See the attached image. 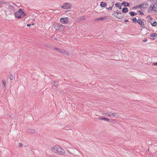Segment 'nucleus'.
Listing matches in <instances>:
<instances>
[{"label": "nucleus", "mask_w": 157, "mask_h": 157, "mask_svg": "<svg viewBox=\"0 0 157 157\" xmlns=\"http://www.w3.org/2000/svg\"><path fill=\"white\" fill-rule=\"evenodd\" d=\"M107 18V17L106 16H104V17L99 18L97 19V20L98 21H101L104 20H105Z\"/></svg>", "instance_id": "18"}, {"label": "nucleus", "mask_w": 157, "mask_h": 157, "mask_svg": "<svg viewBox=\"0 0 157 157\" xmlns=\"http://www.w3.org/2000/svg\"><path fill=\"white\" fill-rule=\"evenodd\" d=\"M111 115H113V116L115 117L116 118L119 117V116L115 113H111Z\"/></svg>", "instance_id": "24"}, {"label": "nucleus", "mask_w": 157, "mask_h": 157, "mask_svg": "<svg viewBox=\"0 0 157 157\" xmlns=\"http://www.w3.org/2000/svg\"><path fill=\"white\" fill-rule=\"evenodd\" d=\"M113 14L114 15V16L119 19H122L124 17V14L122 12L114 11Z\"/></svg>", "instance_id": "3"}, {"label": "nucleus", "mask_w": 157, "mask_h": 157, "mask_svg": "<svg viewBox=\"0 0 157 157\" xmlns=\"http://www.w3.org/2000/svg\"><path fill=\"white\" fill-rule=\"evenodd\" d=\"M79 20H83L85 19V16H82L80 17L79 18Z\"/></svg>", "instance_id": "26"}, {"label": "nucleus", "mask_w": 157, "mask_h": 157, "mask_svg": "<svg viewBox=\"0 0 157 157\" xmlns=\"http://www.w3.org/2000/svg\"><path fill=\"white\" fill-rule=\"evenodd\" d=\"M6 86V82L5 80H3L2 81V86L3 89H5Z\"/></svg>", "instance_id": "13"}, {"label": "nucleus", "mask_w": 157, "mask_h": 157, "mask_svg": "<svg viewBox=\"0 0 157 157\" xmlns=\"http://www.w3.org/2000/svg\"><path fill=\"white\" fill-rule=\"evenodd\" d=\"M129 14L131 16L133 17L137 14V13L135 12H129Z\"/></svg>", "instance_id": "20"}, {"label": "nucleus", "mask_w": 157, "mask_h": 157, "mask_svg": "<svg viewBox=\"0 0 157 157\" xmlns=\"http://www.w3.org/2000/svg\"><path fill=\"white\" fill-rule=\"evenodd\" d=\"M58 84V82H57L55 81L54 82V85L56 87H57Z\"/></svg>", "instance_id": "30"}, {"label": "nucleus", "mask_w": 157, "mask_h": 157, "mask_svg": "<svg viewBox=\"0 0 157 157\" xmlns=\"http://www.w3.org/2000/svg\"><path fill=\"white\" fill-rule=\"evenodd\" d=\"M110 114H108V116H110L111 115V113H109Z\"/></svg>", "instance_id": "43"}, {"label": "nucleus", "mask_w": 157, "mask_h": 157, "mask_svg": "<svg viewBox=\"0 0 157 157\" xmlns=\"http://www.w3.org/2000/svg\"><path fill=\"white\" fill-rule=\"evenodd\" d=\"M35 132V130L34 129H29L27 130V132L30 134H33Z\"/></svg>", "instance_id": "12"}, {"label": "nucleus", "mask_w": 157, "mask_h": 157, "mask_svg": "<svg viewBox=\"0 0 157 157\" xmlns=\"http://www.w3.org/2000/svg\"><path fill=\"white\" fill-rule=\"evenodd\" d=\"M106 114V113H102V114L103 115H105V114Z\"/></svg>", "instance_id": "45"}, {"label": "nucleus", "mask_w": 157, "mask_h": 157, "mask_svg": "<svg viewBox=\"0 0 157 157\" xmlns=\"http://www.w3.org/2000/svg\"><path fill=\"white\" fill-rule=\"evenodd\" d=\"M34 23H32V24H31V25H34Z\"/></svg>", "instance_id": "47"}, {"label": "nucleus", "mask_w": 157, "mask_h": 157, "mask_svg": "<svg viewBox=\"0 0 157 157\" xmlns=\"http://www.w3.org/2000/svg\"><path fill=\"white\" fill-rule=\"evenodd\" d=\"M139 12L140 13L139 14L141 15H143L144 14V13L142 12H140V11Z\"/></svg>", "instance_id": "33"}, {"label": "nucleus", "mask_w": 157, "mask_h": 157, "mask_svg": "<svg viewBox=\"0 0 157 157\" xmlns=\"http://www.w3.org/2000/svg\"><path fill=\"white\" fill-rule=\"evenodd\" d=\"M63 54L67 56H68L69 55V53L65 51H64Z\"/></svg>", "instance_id": "27"}, {"label": "nucleus", "mask_w": 157, "mask_h": 157, "mask_svg": "<svg viewBox=\"0 0 157 157\" xmlns=\"http://www.w3.org/2000/svg\"><path fill=\"white\" fill-rule=\"evenodd\" d=\"M152 39H153V40H154V39H155V38H153Z\"/></svg>", "instance_id": "49"}, {"label": "nucleus", "mask_w": 157, "mask_h": 157, "mask_svg": "<svg viewBox=\"0 0 157 157\" xmlns=\"http://www.w3.org/2000/svg\"><path fill=\"white\" fill-rule=\"evenodd\" d=\"M59 48H53V49L54 50H57L58 51H59Z\"/></svg>", "instance_id": "37"}, {"label": "nucleus", "mask_w": 157, "mask_h": 157, "mask_svg": "<svg viewBox=\"0 0 157 157\" xmlns=\"http://www.w3.org/2000/svg\"><path fill=\"white\" fill-rule=\"evenodd\" d=\"M124 21L125 22H128V19H125V20H124Z\"/></svg>", "instance_id": "41"}, {"label": "nucleus", "mask_w": 157, "mask_h": 157, "mask_svg": "<svg viewBox=\"0 0 157 157\" xmlns=\"http://www.w3.org/2000/svg\"><path fill=\"white\" fill-rule=\"evenodd\" d=\"M132 21L134 23L138 22V20H137V19L136 17H133L132 18Z\"/></svg>", "instance_id": "23"}, {"label": "nucleus", "mask_w": 157, "mask_h": 157, "mask_svg": "<svg viewBox=\"0 0 157 157\" xmlns=\"http://www.w3.org/2000/svg\"><path fill=\"white\" fill-rule=\"evenodd\" d=\"M148 6V3L146 2H144L143 4H140L138 6L139 9H145L147 8Z\"/></svg>", "instance_id": "5"}, {"label": "nucleus", "mask_w": 157, "mask_h": 157, "mask_svg": "<svg viewBox=\"0 0 157 157\" xmlns=\"http://www.w3.org/2000/svg\"><path fill=\"white\" fill-rule=\"evenodd\" d=\"M64 51V50H63L62 49H59V50L58 52H59L62 53L63 54Z\"/></svg>", "instance_id": "29"}, {"label": "nucleus", "mask_w": 157, "mask_h": 157, "mask_svg": "<svg viewBox=\"0 0 157 157\" xmlns=\"http://www.w3.org/2000/svg\"><path fill=\"white\" fill-rule=\"evenodd\" d=\"M67 152L68 154V155L70 157H71L72 156H75L71 152L68 150L67 151Z\"/></svg>", "instance_id": "19"}, {"label": "nucleus", "mask_w": 157, "mask_h": 157, "mask_svg": "<svg viewBox=\"0 0 157 157\" xmlns=\"http://www.w3.org/2000/svg\"><path fill=\"white\" fill-rule=\"evenodd\" d=\"M55 39L57 40V38H55Z\"/></svg>", "instance_id": "50"}, {"label": "nucleus", "mask_w": 157, "mask_h": 157, "mask_svg": "<svg viewBox=\"0 0 157 157\" xmlns=\"http://www.w3.org/2000/svg\"><path fill=\"white\" fill-rule=\"evenodd\" d=\"M18 12L20 14V15L21 16V17H24L25 16V15L24 12L22 11V9H20L18 10Z\"/></svg>", "instance_id": "11"}, {"label": "nucleus", "mask_w": 157, "mask_h": 157, "mask_svg": "<svg viewBox=\"0 0 157 157\" xmlns=\"http://www.w3.org/2000/svg\"><path fill=\"white\" fill-rule=\"evenodd\" d=\"M60 21L63 24H67L68 22V18L67 17L61 18L60 19Z\"/></svg>", "instance_id": "7"}, {"label": "nucleus", "mask_w": 157, "mask_h": 157, "mask_svg": "<svg viewBox=\"0 0 157 157\" xmlns=\"http://www.w3.org/2000/svg\"><path fill=\"white\" fill-rule=\"evenodd\" d=\"M143 41L144 42H146V41H147V39H145V40H143Z\"/></svg>", "instance_id": "42"}, {"label": "nucleus", "mask_w": 157, "mask_h": 157, "mask_svg": "<svg viewBox=\"0 0 157 157\" xmlns=\"http://www.w3.org/2000/svg\"><path fill=\"white\" fill-rule=\"evenodd\" d=\"M121 4V6L124 5V6L125 7H128L129 6V3H127L124 2H122Z\"/></svg>", "instance_id": "14"}, {"label": "nucleus", "mask_w": 157, "mask_h": 157, "mask_svg": "<svg viewBox=\"0 0 157 157\" xmlns=\"http://www.w3.org/2000/svg\"><path fill=\"white\" fill-rule=\"evenodd\" d=\"M157 25V22L156 21H154L152 24V25L153 26H155Z\"/></svg>", "instance_id": "28"}, {"label": "nucleus", "mask_w": 157, "mask_h": 157, "mask_svg": "<svg viewBox=\"0 0 157 157\" xmlns=\"http://www.w3.org/2000/svg\"><path fill=\"white\" fill-rule=\"evenodd\" d=\"M96 118L97 119H99V117H98H98H97Z\"/></svg>", "instance_id": "48"}, {"label": "nucleus", "mask_w": 157, "mask_h": 157, "mask_svg": "<svg viewBox=\"0 0 157 157\" xmlns=\"http://www.w3.org/2000/svg\"><path fill=\"white\" fill-rule=\"evenodd\" d=\"M18 146L20 147H21L22 146V144L21 143H19Z\"/></svg>", "instance_id": "34"}, {"label": "nucleus", "mask_w": 157, "mask_h": 157, "mask_svg": "<svg viewBox=\"0 0 157 157\" xmlns=\"http://www.w3.org/2000/svg\"><path fill=\"white\" fill-rule=\"evenodd\" d=\"M112 8H113L112 7L110 6L109 8H106V9H107V10H112Z\"/></svg>", "instance_id": "31"}, {"label": "nucleus", "mask_w": 157, "mask_h": 157, "mask_svg": "<svg viewBox=\"0 0 157 157\" xmlns=\"http://www.w3.org/2000/svg\"><path fill=\"white\" fill-rule=\"evenodd\" d=\"M144 21V20L143 19H138L137 23L140 25L141 27L144 29L145 28V26L144 25L145 22L144 21Z\"/></svg>", "instance_id": "4"}, {"label": "nucleus", "mask_w": 157, "mask_h": 157, "mask_svg": "<svg viewBox=\"0 0 157 157\" xmlns=\"http://www.w3.org/2000/svg\"><path fill=\"white\" fill-rule=\"evenodd\" d=\"M51 151L60 155H63L65 153V151L59 145L54 146L52 149Z\"/></svg>", "instance_id": "1"}, {"label": "nucleus", "mask_w": 157, "mask_h": 157, "mask_svg": "<svg viewBox=\"0 0 157 157\" xmlns=\"http://www.w3.org/2000/svg\"><path fill=\"white\" fill-rule=\"evenodd\" d=\"M147 17L149 18L150 20H152V17H151L150 15L148 16Z\"/></svg>", "instance_id": "36"}, {"label": "nucleus", "mask_w": 157, "mask_h": 157, "mask_svg": "<svg viewBox=\"0 0 157 157\" xmlns=\"http://www.w3.org/2000/svg\"><path fill=\"white\" fill-rule=\"evenodd\" d=\"M101 119L104 121H107V122H110V121L109 119V118H108L103 117V118H101Z\"/></svg>", "instance_id": "21"}, {"label": "nucleus", "mask_w": 157, "mask_h": 157, "mask_svg": "<svg viewBox=\"0 0 157 157\" xmlns=\"http://www.w3.org/2000/svg\"><path fill=\"white\" fill-rule=\"evenodd\" d=\"M149 1H150L151 2H153V1L154 0H148Z\"/></svg>", "instance_id": "44"}, {"label": "nucleus", "mask_w": 157, "mask_h": 157, "mask_svg": "<svg viewBox=\"0 0 157 157\" xmlns=\"http://www.w3.org/2000/svg\"><path fill=\"white\" fill-rule=\"evenodd\" d=\"M119 3H118V2L115 5V6L116 7L118 8L119 10H121V5H119Z\"/></svg>", "instance_id": "17"}, {"label": "nucleus", "mask_w": 157, "mask_h": 157, "mask_svg": "<svg viewBox=\"0 0 157 157\" xmlns=\"http://www.w3.org/2000/svg\"><path fill=\"white\" fill-rule=\"evenodd\" d=\"M9 78L11 80H12L14 78V76L12 74H10L9 76Z\"/></svg>", "instance_id": "25"}, {"label": "nucleus", "mask_w": 157, "mask_h": 157, "mask_svg": "<svg viewBox=\"0 0 157 157\" xmlns=\"http://www.w3.org/2000/svg\"><path fill=\"white\" fill-rule=\"evenodd\" d=\"M149 22L152 25V24L153 23V22L152 21V20H150L149 21Z\"/></svg>", "instance_id": "38"}, {"label": "nucleus", "mask_w": 157, "mask_h": 157, "mask_svg": "<svg viewBox=\"0 0 157 157\" xmlns=\"http://www.w3.org/2000/svg\"><path fill=\"white\" fill-rule=\"evenodd\" d=\"M148 12H151L152 11L157 12V3L151 5L148 9Z\"/></svg>", "instance_id": "2"}, {"label": "nucleus", "mask_w": 157, "mask_h": 157, "mask_svg": "<svg viewBox=\"0 0 157 157\" xmlns=\"http://www.w3.org/2000/svg\"><path fill=\"white\" fill-rule=\"evenodd\" d=\"M139 6H134L132 7V9H137V8H139Z\"/></svg>", "instance_id": "32"}, {"label": "nucleus", "mask_w": 157, "mask_h": 157, "mask_svg": "<svg viewBox=\"0 0 157 157\" xmlns=\"http://www.w3.org/2000/svg\"><path fill=\"white\" fill-rule=\"evenodd\" d=\"M56 26H57V29L59 31H63L64 29V26L61 24H57Z\"/></svg>", "instance_id": "6"}, {"label": "nucleus", "mask_w": 157, "mask_h": 157, "mask_svg": "<svg viewBox=\"0 0 157 157\" xmlns=\"http://www.w3.org/2000/svg\"><path fill=\"white\" fill-rule=\"evenodd\" d=\"M31 24H28L27 25V26L30 27L31 26Z\"/></svg>", "instance_id": "40"}, {"label": "nucleus", "mask_w": 157, "mask_h": 157, "mask_svg": "<svg viewBox=\"0 0 157 157\" xmlns=\"http://www.w3.org/2000/svg\"><path fill=\"white\" fill-rule=\"evenodd\" d=\"M13 5H9L8 6V8L9 9H10V10L11 11H12L13 12H15V8L14 7V6H16L17 5L16 4L13 3H12Z\"/></svg>", "instance_id": "9"}, {"label": "nucleus", "mask_w": 157, "mask_h": 157, "mask_svg": "<svg viewBox=\"0 0 157 157\" xmlns=\"http://www.w3.org/2000/svg\"><path fill=\"white\" fill-rule=\"evenodd\" d=\"M3 3L4 4H7L8 5H9L10 4V2H3Z\"/></svg>", "instance_id": "35"}, {"label": "nucleus", "mask_w": 157, "mask_h": 157, "mask_svg": "<svg viewBox=\"0 0 157 157\" xmlns=\"http://www.w3.org/2000/svg\"><path fill=\"white\" fill-rule=\"evenodd\" d=\"M100 6L102 8L105 7L107 6L106 3L105 2H101Z\"/></svg>", "instance_id": "15"}, {"label": "nucleus", "mask_w": 157, "mask_h": 157, "mask_svg": "<svg viewBox=\"0 0 157 157\" xmlns=\"http://www.w3.org/2000/svg\"><path fill=\"white\" fill-rule=\"evenodd\" d=\"M152 64L155 66H157V63H153Z\"/></svg>", "instance_id": "39"}, {"label": "nucleus", "mask_w": 157, "mask_h": 157, "mask_svg": "<svg viewBox=\"0 0 157 157\" xmlns=\"http://www.w3.org/2000/svg\"><path fill=\"white\" fill-rule=\"evenodd\" d=\"M103 118V117H101V116H100V117H99V119H101V118Z\"/></svg>", "instance_id": "46"}, {"label": "nucleus", "mask_w": 157, "mask_h": 157, "mask_svg": "<svg viewBox=\"0 0 157 157\" xmlns=\"http://www.w3.org/2000/svg\"><path fill=\"white\" fill-rule=\"evenodd\" d=\"M122 11L123 13H126L128 11V9L127 7H124L123 8Z\"/></svg>", "instance_id": "16"}, {"label": "nucleus", "mask_w": 157, "mask_h": 157, "mask_svg": "<svg viewBox=\"0 0 157 157\" xmlns=\"http://www.w3.org/2000/svg\"><path fill=\"white\" fill-rule=\"evenodd\" d=\"M15 15L16 18H18V19H20L21 18V16L20 15V14H19V13L18 12H16L15 13Z\"/></svg>", "instance_id": "10"}, {"label": "nucleus", "mask_w": 157, "mask_h": 157, "mask_svg": "<svg viewBox=\"0 0 157 157\" xmlns=\"http://www.w3.org/2000/svg\"><path fill=\"white\" fill-rule=\"evenodd\" d=\"M157 1V0H156Z\"/></svg>", "instance_id": "51"}, {"label": "nucleus", "mask_w": 157, "mask_h": 157, "mask_svg": "<svg viewBox=\"0 0 157 157\" xmlns=\"http://www.w3.org/2000/svg\"><path fill=\"white\" fill-rule=\"evenodd\" d=\"M71 5L70 3H64L62 7L64 9H67L71 8Z\"/></svg>", "instance_id": "8"}, {"label": "nucleus", "mask_w": 157, "mask_h": 157, "mask_svg": "<svg viewBox=\"0 0 157 157\" xmlns=\"http://www.w3.org/2000/svg\"><path fill=\"white\" fill-rule=\"evenodd\" d=\"M157 36V34L155 33H153L151 34V37H156Z\"/></svg>", "instance_id": "22"}]
</instances>
